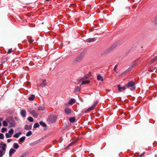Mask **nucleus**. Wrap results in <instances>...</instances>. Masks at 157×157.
Instances as JSON below:
<instances>
[{
	"mask_svg": "<svg viewBox=\"0 0 157 157\" xmlns=\"http://www.w3.org/2000/svg\"><path fill=\"white\" fill-rule=\"evenodd\" d=\"M34 41V40L32 39H30L29 40V44H31Z\"/></svg>",
	"mask_w": 157,
	"mask_h": 157,
	"instance_id": "nucleus-38",
	"label": "nucleus"
},
{
	"mask_svg": "<svg viewBox=\"0 0 157 157\" xmlns=\"http://www.w3.org/2000/svg\"><path fill=\"white\" fill-rule=\"evenodd\" d=\"M84 56L82 54H80L79 56L77 57L74 60V61L75 62H79L83 59Z\"/></svg>",
	"mask_w": 157,
	"mask_h": 157,
	"instance_id": "nucleus-4",
	"label": "nucleus"
},
{
	"mask_svg": "<svg viewBox=\"0 0 157 157\" xmlns=\"http://www.w3.org/2000/svg\"><path fill=\"white\" fill-rule=\"evenodd\" d=\"M7 121L10 124V127H14L15 126V121L11 117H8L6 119Z\"/></svg>",
	"mask_w": 157,
	"mask_h": 157,
	"instance_id": "nucleus-2",
	"label": "nucleus"
},
{
	"mask_svg": "<svg viewBox=\"0 0 157 157\" xmlns=\"http://www.w3.org/2000/svg\"><path fill=\"white\" fill-rule=\"evenodd\" d=\"M12 135L9 133H6V137L7 138H10L12 136Z\"/></svg>",
	"mask_w": 157,
	"mask_h": 157,
	"instance_id": "nucleus-31",
	"label": "nucleus"
},
{
	"mask_svg": "<svg viewBox=\"0 0 157 157\" xmlns=\"http://www.w3.org/2000/svg\"><path fill=\"white\" fill-rule=\"evenodd\" d=\"M139 59H138L137 60L134 61L132 63V65L131 66V68H132L135 66V65L137 64L139 62Z\"/></svg>",
	"mask_w": 157,
	"mask_h": 157,
	"instance_id": "nucleus-14",
	"label": "nucleus"
},
{
	"mask_svg": "<svg viewBox=\"0 0 157 157\" xmlns=\"http://www.w3.org/2000/svg\"><path fill=\"white\" fill-rule=\"evenodd\" d=\"M21 134V132L17 133L14 135V137L16 138H18Z\"/></svg>",
	"mask_w": 157,
	"mask_h": 157,
	"instance_id": "nucleus-23",
	"label": "nucleus"
},
{
	"mask_svg": "<svg viewBox=\"0 0 157 157\" xmlns=\"http://www.w3.org/2000/svg\"><path fill=\"white\" fill-rule=\"evenodd\" d=\"M96 39L95 38H89L87 39L86 41L87 42H91L95 41Z\"/></svg>",
	"mask_w": 157,
	"mask_h": 157,
	"instance_id": "nucleus-17",
	"label": "nucleus"
},
{
	"mask_svg": "<svg viewBox=\"0 0 157 157\" xmlns=\"http://www.w3.org/2000/svg\"><path fill=\"white\" fill-rule=\"evenodd\" d=\"M40 124L43 126L44 127H46V124L42 121H41L40 122Z\"/></svg>",
	"mask_w": 157,
	"mask_h": 157,
	"instance_id": "nucleus-25",
	"label": "nucleus"
},
{
	"mask_svg": "<svg viewBox=\"0 0 157 157\" xmlns=\"http://www.w3.org/2000/svg\"><path fill=\"white\" fill-rule=\"evenodd\" d=\"M49 119L52 122H53L56 119V117L55 116H50L49 117Z\"/></svg>",
	"mask_w": 157,
	"mask_h": 157,
	"instance_id": "nucleus-13",
	"label": "nucleus"
},
{
	"mask_svg": "<svg viewBox=\"0 0 157 157\" xmlns=\"http://www.w3.org/2000/svg\"><path fill=\"white\" fill-rule=\"evenodd\" d=\"M98 103V102H97L94 103L91 107L89 108L88 109L86 110L85 112H88L94 109L97 105Z\"/></svg>",
	"mask_w": 157,
	"mask_h": 157,
	"instance_id": "nucleus-6",
	"label": "nucleus"
},
{
	"mask_svg": "<svg viewBox=\"0 0 157 157\" xmlns=\"http://www.w3.org/2000/svg\"><path fill=\"white\" fill-rule=\"evenodd\" d=\"M117 45H116L114 44L113 45H112L111 47H110L107 50V52H109V51H110L112 50H113V49H114L115 47H116Z\"/></svg>",
	"mask_w": 157,
	"mask_h": 157,
	"instance_id": "nucleus-15",
	"label": "nucleus"
},
{
	"mask_svg": "<svg viewBox=\"0 0 157 157\" xmlns=\"http://www.w3.org/2000/svg\"><path fill=\"white\" fill-rule=\"evenodd\" d=\"M28 120L31 122H32L33 121V118L31 117H29L28 118Z\"/></svg>",
	"mask_w": 157,
	"mask_h": 157,
	"instance_id": "nucleus-33",
	"label": "nucleus"
},
{
	"mask_svg": "<svg viewBox=\"0 0 157 157\" xmlns=\"http://www.w3.org/2000/svg\"><path fill=\"white\" fill-rule=\"evenodd\" d=\"M39 126V124L37 123H35L33 126V128H36L38 127Z\"/></svg>",
	"mask_w": 157,
	"mask_h": 157,
	"instance_id": "nucleus-29",
	"label": "nucleus"
},
{
	"mask_svg": "<svg viewBox=\"0 0 157 157\" xmlns=\"http://www.w3.org/2000/svg\"><path fill=\"white\" fill-rule=\"evenodd\" d=\"M14 131L13 129L11 128L8 131V133L12 136V134L13 133Z\"/></svg>",
	"mask_w": 157,
	"mask_h": 157,
	"instance_id": "nucleus-27",
	"label": "nucleus"
},
{
	"mask_svg": "<svg viewBox=\"0 0 157 157\" xmlns=\"http://www.w3.org/2000/svg\"><path fill=\"white\" fill-rule=\"evenodd\" d=\"M11 141H12V139H9L7 140V142L8 143H9Z\"/></svg>",
	"mask_w": 157,
	"mask_h": 157,
	"instance_id": "nucleus-42",
	"label": "nucleus"
},
{
	"mask_svg": "<svg viewBox=\"0 0 157 157\" xmlns=\"http://www.w3.org/2000/svg\"><path fill=\"white\" fill-rule=\"evenodd\" d=\"M6 147V145L5 144H4L2 142L0 143V148L2 149L0 150V157H2L5 154Z\"/></svg>",
	"mask_w": 157,
	"mask_h": 157,
	"instance_id": "nucleus-1",
	"label": "nucleus"
},
{
	"mask_svg": "<svg viewBox=\"0 0 157 157\" xmlns=\"http://www.w3.org/2000/svg\"><path fill=\"white\" fill-rule=\"evenodd\" d=\"M50 0H45V1H49Z\"/></svg>",
	"mask_w": 157,
	"mask_h": 157,
	"instance_id": "nucleus-48",
	"label": "nucleus"
},
{
	"mask_svg": "<svg viewBox=\"0 0 157 157\" xmlns=\"http://www.w3.org/2000/svg\"><path fill=\"white\" fill-rule=\"evenodd\" d=\"M1 122H0V126H1V125H2V124H1Z\"/></svg>",
	"mask_w": 157,
	"mask_h": 157,
	"instance_id": "nucleus-47",
	"label": "nucleus"
},
{
	"mask_svg": "<svg viewBox=\"0 0 157 157\" xmlns=\"http://www.w3.org/2000/svg\"><path fill=\"white\" fill-rule=\"evenodd\" d=\"M6 131V128H3L1 130V132H4Z\"/></svg>",
	"mask_w": 157,
	"mask_h": 157,
	"instance_id": "nucleus-36",
	"label": "nucleus"
},
{
	"mask_svg": "<svg viewBox=\"0 0 157 157\" xmlns=\"http://www.w3.org/2000/svg\"><path fill=\"white\" fill-rule=\"evenodd\" d=\"M80 90V87L78 86H77L76 88V89L75 90V92H76L77 91H79Z\"/></svg>",
	"mask_w": 157,
	"mask_h": 157,
	"instance_id": "nucleus-41",
	"label": "nucleus"
},
{
	"mask_svg": "<svg viewBox=\"0 0 157 157\" xmlns=\"http://www.w3.org/2000/svg\"><path fill=\"white\" fill-rule=\"evenodd\" d=\"M88 78V77L87 76H85L83 78H82V79H79V81H78V82H80V81H81L82 80V79H87Z\"/></svg>",
	"mask_w": 157,
	"mask_h": 157,
	"instance_id": "nucleus-34",
	"label": "nucleus"
},
{
	"mask_svg": "<svg viewBox=\"0 0 157 157\" xmlns=\"http://www.w3.org/2000/svg\"><path fill=\"white\" fill-rule=\"evenodd\" d=\"M25 139V136H23L19 140V143L20 144H22Z\"/></svg>",
	"mask_w": 157,
	"mask_h": 157,
	"instance_id": "nucleus-10",
	"label": "nucleus"
},
{
	"mask_svg": "<svg viewBox=\"0 0 157 157\" xmlns=\"http://www.w3.org/2000/svg\"><path fill=\"white\" fill-rule=\"evenodd\" d=\"M44 109V107L42 106H39L38 108V110H43Z\"/></svg>",
	"mask_w": 157,
	"mask_h": 157,
	"instance_id": "nucleus-32",
	"label": "nucleus"
},
{
	"mask_svg": "<svg viewBox=\"0 0 157 157\" xmlns=\"http://www.w3.org/2000/svg\"><path fill=\"white\" fill-rule=\"evenodd\" d=\"M35 98V96L34 95H31L28 98V99L30 101H33L34 99Z\"/></svg>",
	"mask_w": 157,
	"mask_h": 157,
	"instance_id": "nucleus-21",
	"label": "nucleus"
},
{
	"mask_svg": "<svg viewBox=\"0 0 157 157\" xmlns=\"http://www.w3.org/2000/svg\"><path fill=\"white\" fill-rule=\"evenodd\" d=\"M31 128L32 126H31L26 125L25 127V129L26 130H29Z\"/></svg>",
	"mask_w": 157,
	"mask_h": 157,
	"instance_id": "nucleus-20",
	"label": "nucleus"
},
{
	"mask_svg": "<svg viewBox=\"0 0 157 157\" xmlns=\"http://www.w3.org/2000/svg\"><path fill=\"white\" fill-rule=\"evenodd\" d=\"M3 119L2 118H0V122H1L3 121Z\"/></svg>",
	"mask_w": 157,
	"mask_h": 157,
	"instance_id": "nucleus-46",
	"label": "nucleus"
},
{
	"mask_svg": "<svg viewBox=\"0 0 157 157\" xmlns=\"http://www.w3.org/2000/svg\"><path fill=\"white\" fill-rule=\"evenodd\" d=\"M98 103V102H97L94 103L91 107L89 108L88 109L86 110L85 112H88L94 109L97 105Z\"/></svg>",
	"mask_w": 157,
	"mask_h": 157,
	"instance_id": "nucleus-5",
	"label": "nucleus"
},
{
	"mask_svg": "<svg viewBox=\"0 0 157 157\" xmlns=\"http://www.w3.org/2000/svg\"><path fill=\"white\" fill-rule=\"evenodd\" d=\"M117 88L118 89V91L120 92H122V90H124L126 89V88L124 86L121 87L120 85H118L117 86Z\"/></svg>",
	"mask_w": 157,
	"mask_h": 157,
	"instance_id": "nucleus-9",
	"label": "nucleus"
},
{
	"mask_svg": "<svg viewBox=\"0 0 157 157\" xmlns=\"http://www.w3.org/2000/svg\"><path fill=\"white\" fill-rule=\"evenodd\" d=\"M97 79L98 81H103V77L100 75H98L97 76Z\"/></svg>",
	"mask_w": 157,
	"mask_h": 157,
	"instance_id": "nucleus-16",
	"label": "nucleus"
},
{
	"mask_svg": "<svg viewBox=\"0 0 157 157\" xmlns=\"http://www.w3.org/2000/svg\"><path fill=\"white\" fill-rule=\"evenodd\" d=\"M16 151V150L13 148H11L9 151V155L10 157H11L12 156L13 154L15 153Z\"/></svg>",
	"mask_w": 157,
	"mask_h": 157,
	"instance_id": "nucleus-8",
	"label": "nucleus"
},
{
	"mask_svg": "<svg viewBox=\"0 0 157 157\" xmlns=\"http://www.w3.org/2000/svg\"><path fill=\"white\" fill-rule=\"evenodd\" d=\"M65 112L66 114H69L71 113V110L70 109L67 108L65 109Z\"/></svg>",
	"mask_w": 157,
	"mask_h": 157,
	"instance_id": "nucleus-12",
	"label": "nucleus"
},
{
	"mask_svg": "<svg viewBox=\"0 0 157 157\" xmlns=\"http://www.w3.org/2000/svg\"><path fill=\"white\" fill-rule=\"evenodd\" d=\"M46 84V81L45 80H43L42 83L40 84V86L42 87H44Z\"/></svg>",
	"mask_w": 157,
	"mask_h": 157,
	"instance_id": "nucleus-18",
	"label": "nucleus"
},
{
	"mask_svg": "<svg viewBox=\"0 0 157 157\" xmlns=\"http://www.w3.org/2000/svg\"><path fill=\"white\" fill-rule=\"evenodd\" d=\"M75 102V100L74 99H71L69 101L68 104L70 105H72Z\"/></svg>",
	"mask_w": 157,
	"mask_h": 157,
	"instance_id": "nucleus-19",
	"label": "nucleus"
},
{
	"mask_svg": "<svg viewBox=\"0 0 157 157\" xmlns=\"http://www.w3.org/2000/svg\"><path fill=\"white\" fill-rule=\"evenodd\" d=\"M21 115L23 117H25L26 114V111L24 110H22L20 112Z\"/></svg>",
	"mask_w": 157,
	"mask_h": 157,
	"instance_id": "nucleus-11",
	"label": "nucleus"
},
{
	"mask_svg": "<svg viewBox=\"0 0 157 157\" xmlns=\"http://www.w3.org/2000/svg\"><path fill=\"white\" fill-rule=\"evenodd\" d=\"M144 153H142V154H141L140 156V157H141L143 155H144Z\"/></svg>",
	"mask_w": 157,
	"mask_h": 157,
	"instance_id": "nucleus-45",
	"label": "nucleus"
},
{
	"mask_svg": "<svg viewBox=\"0 0 157 157\" xmlns=\"http://www.w3.org/2000/svg\"><path fill=\"white\" fill-rule=\"evenodd\" d=\"M32 134V133L31 131H29L26 134V136H31Z\"/></svg>",
	"mask_w": 157,
	"mask_h": 157,
	"instance_id": "nucleus-28",
	"label": "nucleus"
},
{
	"mask_svg": "<svg viewBox=\"0 0 157 157\" xmlns=\"http://www.w3.org/2000/svg\"><path fill=\"white\" fill-rule=\"evenodd\" d=\"M90 81L89 80H87L83 81H82V82L81 84V85H84V84H88L90 83Z\"/></svg>",
	"mask_w": 157,
	"mask_h": 157,
	"instance_id": "nucleus-22",
	"label": "nucleus"
},
{
	"mask_svg": "<svg viewBox=\"0 0 157 157\" xmlns=\"http://www.w3.org/2000/svg\"><path fill=\"white\" fill-rule=\"evenodd\" d=\"M12 52H13V51L12 50V48L8 50V51L7 53L8 54L11 53Z\"/></svg>",
	"mask_w": 157,
	"mask_h": 157,
	"instance_id": "nucleus-37",
	"label": "nucleus"
},
{
	"mask_svg": "<svg viewBox=\"0 0 157 157\" xmlns=\"http://www.w3.org/2000/svg\"><path fill=\"white\" fill-rule=\"evenodd\" d=\"M30 113L31 114L32 116L35 117H37L38 116V113H37L36 111L34 110H33L30 112Z\"/></svg>",
	"mask_w": 157,
	"mask_h": 157,
	"instance_id": "nucleus-7",
	"label": "nucleus"
},
{
	"mask_svg": "<svg viewBox=\"0 0 157 157\" xmlns=\"http://www.w3.org/2000/svg\"><path fill=\"white\" fill-rule=\"evenodd\" d=\"M19 147V145L16 143H14L13 145V147L14 149H17Z\"/></svg>",
	"mask_w": 157,
	"mask_h": 157,
	"instance_id": "nucleus-26",
	"label": "nucleus"
},
{
	"mask_svg": "<svg viewBox=\"0 0 157 157\" xmlns=\"http://www.w3.org/2000/svg\"><path fill=\"white\" fill-rule=\"evenodd\" d=\"M75 144V143L74 142H72L71 143H70L67 147V148H68L69 147H70L71 146L73 145L74 144Z\"/></svg>",
	"mask_w": 157,
	"mask_h": 157,
	"instance_id": "nucleus-35",
	"label": "nucleus"
},
{
	"mask_svg": "<svg viewBox=\"0 0 157 157\" xmlns=\"http://www.w3.org/2000/svg\"><path fill=\"white\" fill-rule=\"evenodd\" d=\"M7 121H4L2 122V124L3 126H7L8 125Z\"/></svg>",
	"mask_w": 157,
	"mask_h": 157,
	"instance_id": "nucleus-30",
	"label": "nucleus"
},
{
	"mask_svg": "<svg viewBox=\"0 0 157 157\" xmlns=\"http://www.w3.org/2000/svg\"><path fill=\"white\" fill-rule=\"evenodd\" d=\"M117 65H116L114 67V71L116 70L117 68Z\"/></svg>",
	"mask_w": 157,
	"mask_h": 157,
	"instance_id": "nucleus-43",
	"label": "nucleus"
},
{
	"mask_svg": "<svg viewBox=\"0 0 157 157\" xmlns=\"http://www.w3.org/2000/svg\"><path fill=\"white\" fill-rule=\"evenodd\" d=\"M78 141V139H76V140L75 141H74V142H74L75 143V144L77 143Z\"/></svg>",
	"mask_w": 157,
	"mask_h": 157,
	"instance_id": "nucleus-44",
	"label": "nucleus"
},
{
	"mask_svg": "<svg viewBox=\"0 0 157 157\" xmlns=\"http://www.w3.org/2000/svg\"><path fill=\"white\" fill-rule=\"evenodd\" d=\"M4 138V135L2 133H0V139H3Z\"/></svg>",
	"mask_w": 157,
	"mask_h": 157,
	"instance_id": "nucleus-40",
	"label": "nucleus"
},
{
	"mask_svg": "<svg viewBox=\"0 0 157 157\" xmlns=\"http://www.w3.org/2000/svg\"><path fill=\"white\" fill-rule=\"evenodd\" d=\"M136 83L132 81H130L127 84L125 85V86L128 88H130L132 90H134L136 87L135 86Z\"/></svg>",
	"mask_w": 157,
	"mask_h": 157,
	"instance_id": "nucleus-3",
	"label": "nucleus"
},
{
	"mask_svg": "<svg viewBox=\"0 0 157 157\" xmlns=\"http://www.w3.org/2000/svg\"><path fill=\"white\" fill-rule=\"evenodd\" d=\"M157 60V55L153 59H152V62H153L155 61L156 60Z\"/></svg>",
	"mask_w": 157,
	"mask_h": 157,
	"instance_id": "nucleus-39",
	"label": "nucleus"
},
{
	"mask_svg": "<svg viewBox=\"0 0 157 157\" xmlns=\"http://www.w3.org/2000/svg\"><path fill=\"white\" fill-rule=\"evenodd\" d=\"M75 120V117H72L69 119V121L70 122L73 123L74 122Z\"/></svg>",
	"mask_w": 157,
	"mask_h": 157,
	"instance_id": "nucleus-24",
	"label": "nucleus"
}]
</instances>
